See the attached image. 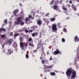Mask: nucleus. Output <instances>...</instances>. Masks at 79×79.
<instances>
[{
  "label": "nucleus",
  "instance_id": "1",
  "mask_svg": "<svg viewBox=\"0 0 79 79\" xmlns=\"http://www.w3.org/2000/svg\"><path fill=\"white\" fill-rule=\"evenodd\" d=\"M72 72V75L71 77L72 79H75L76 78V72L75 71L72 70V69H68L66 72V74L67 76H69Z\"/></svg>",
  "mask_w": 79,
  "mask_h": 79
},
{
  "label": "nucleus",
  "instance_id": "2",
  "mask_svg": "<svg viewBox=\"0 0 79 79\" xmlns=\"http://www.w3.org/2000/svg\"><path fill=\"white\" fill-rule=\"evenodd\" d=\"M15 23L16 24H20L21 26H23V25L24 24V22H22V18L20 17H18L17 18V22H15Z\"/></svg>",
  "mask_w": 79,
  "mask_h": 79
},
{
  "label": "nucleus",
  "instance_id": "3",
  "mask_svg": "<svg viewBox=\"0 0 79 79\" xmlns=\"http://www.w3.org/2000/svg\"><path fill=\"white\" fill-rule=\"evenodd\" d=\"M52 31L53 32H56L58 31L57 25L56 24H53L52 26Z\"/></svg>",
  "mask_w": 79,
  "mask_h": 79
},
{
  "label": "nucleus",
  "instance_id": "4",
  "mask_svg": "<svg viewBox=\"0 0 79 79\" xmlns=\"http://www.w3.org/2000/svg\"><path fill=\"white\" fill-rule=\"evenodd\" d=\"M53 68V66L52 65H50V66H47L45 65L44 67V72H47V71H50L49 70H46L47 69H50L51 68Z\"/></svg>",
  "mask_w": 79,
  "mask_h": 79
},
{
  "label": "nucleus",
  "instance_id": "5",
  "mask_svg": "<svg viewBox=\"0 0 79 79\" xmlns=\"http://www.w3.org/2000/svg\"><path fill=\"white\" fill-rule=\"evenodd\" d=\"M20 46L21 47V48L22 49H23L24 48V46H23V39L22 37H20Z\"/></svg>",
  "mask_w": 79,
  "mask_h": 79
},
{
  "label": "nucleus",
  "instance_id": "6",
  "mask_svg": "<svg viewBox=\"0 0 79 79\" xmlns=\"http://www.w3.org/2000/svg\"><path fill=\"white\" fill-rule=\"evenodd\" d=\"M61 54V53L60 52V51H59V50H58V49H56V51H54L53 53V54L55 55H58V54Z\"/></svg>",
  "mask_w": 79,
  "mask_h": 79
},
{
  "label": "nucleus",
  "instance_id": "7",
  "mask_svg": "<svg viewBox=\"0 0 79 79\" xmlns=\"http://www.w3.org/2000/svg\"><path fill=\"white\" fill-rule=\"evenodd\" d=\"M37 23L38 25L40 26V25H41L42 23V21H41L40 19H38L37 20Z\"/></svg>",
  "mask_w": 79,
  "mask_h": 79
},
{
  "label": "nucleus",
  "instance_id": "8",
  "mask_svg": "<svg viewBox=\"0 0 79 79\" xmlns=\"http://www.w3.org/2000/svg\"><path fill=\"white\" fill-rule=\"evenodd\" d=\"M13 40V39H10L8 40L7 43H8L9 44H11L12 43Z\"/></svg>",
  "mask_w": 79,
  "mask_h": 79
},
{
  "label": "nucleus",
  "instance_id": "9",
  "mask_svg": "<svg viewBox=\"0 0 79 79\" xmlns=\"http://www.w3.org/2000/svg\"><path fill=\"white\" fill-rule=\"evenodd\" d=\"M75 42H79V40L77 36H76L75 37Z\"/></svg>",
  "mask_w": 79,
  "mask_h": 79
},
{
  "label": "nucleus",
  "instance_id": "10",
  "mask_svg": "<svg viewBox=\"0 0 79 79\" xmlns=\"http://www.w3.org/2000/svg\"><path fill=\"white\" fill-rule=\"evenodd\" d=\"M43 20L45 23H49V21L48 20V19L44 18Z\"/></svg>",
  "mask_w": 79,
  "mask_h": 79
},
{
  "label": "nucleus",
  "instance_id": "11",
  "mask_svg": "<svg viewBox=\"0 0 79 79\" xmlns=\"http://www.w3.org/2000/svg\"><path fill=\"white\" fill-rule=\"evenodd\" d=\"M54 10H58V7H57V6L55 5L54 6Z\"/></svg>",
  "mask_w": 79,
  "mask_h": 79
},
{
  "label": "nucleus",
  "instance_id": "12",
  "mask_svg": "<svg viewBox=\"0 0 79 79\" xmlns=\"http://www.w3.org/2000/svg\"><path fill=\"white\" fill-rule=\"evenodd\" d=\"M50 19L51 22L55 21V17H54L53 18H51Z\"/></svg>",
  "mask_w": 79,
  "mask_h": 79
},
{
  "label": "nucleus",
  "instance_id": "13",
  "mask_svg": "<svg viewBox=\"0 0 79 79\" xmlns=\"http://www.w3.org/2000/svg\"><path fill=\"white\" fill-rule=\"evenodd\" d=\"M5 29L4 28H1L0 29V32H2V31H4V32L5 31Z\"/></svg>",
  "mask_w": 79,
  "mask_h": 79
},
{
  "label": "nucleus",
  "instance_id": "14",
  "mask_svg": "<svg viewBox=\"0 0 79 79\" xmlns=\"http://www.w3.org/2000/svg\"><path fill=\"white\" fill-rule=\"evenodd\" d=\"M18 13V10H15L14 12V15H15L16 13Z\"/></svg>",
  "mask_w": 79,
  "mask_h": 79
},
{
  "label": "nucleus",
  "instance_id": "15",
  "mask_svg": "<svg viewBox=\"0 0 79 79\" xmlns=\"http://www.w3.org/2000/svg\"><path fill=\"white\" fill-rule=\"evenodd\" d=\"M23 29H24V30H25V32H26V33H28V32H29V31L28 30H27V28H23Z\"/></svg>",
  "mask_w": 79,
  "mask_h": 79
},
{
  "label": "nucleus",
  "instance_id": "16",
  "mask_svg": "<svg viewBox=\"0 0 79 79\" xmlns=\"http://www.w3.org/2000/svg\"><path fill=\"white\" fill-rule=\"evenodd\" d=\"M50 74L52 76H55V73L54 72H51Z\"/></svg>",
  "mask_w": 79,
  "mask_h": 79
},
{
  "label": "nucleus",
  "instance_id": "17",
  "mask_svg": "<svg viewBox=\"0 0 79 79\" xmlns=\"http://www.w3.org/2000/svg\"><path fill=\"white\" fill-rule=\"evenodd\" d=\"M32 28L34 29H36L37 28V26H32Z\"/></svg>",
  "mask_w": 79,
  "mask_h": 79
},
{
  "label": "nucleus",
  "instance_id": "18",
  "mask_svg": "<svg viewBox=\"0 0 79 79\" xmlns=\"http://www.w3.org/2000/svg\"><path fill=\"white\" fill-rule=\"evenodd\" d=\"M29 45L30 46H31V47H34V44H33L30 43L29 44Z\"/></svg>",
  "mask_w": 79,
  "mask_h": 79
},
{
  "label": "nucleus",
  "instance_id": "19",
  "mask_svg": "<svg viewBox=\"0 0 79 79\" xmlns=\"http://www.w3.org/2000/svg\"><path fill=\"white\" fill-rule=\"evenodd\" d=\"M1 37L2 39H5V35H1Z\"/></svg>",
  "mask_w": 79,
  "mask_h": 79
},
{
  "label": "nucleus",
  "instance_id": "20",
  "mask_svg": "<svg viewBox=\"0 0 79 79\" xmlns=\"http://www.w3.org/2000/svg\"><path fill=\"white\" fill-rule=\"evenodd\" d=\"M63 9L64 11H67V8H65V7H63Z\"/></svg>",
  "mask_w": 79,
  "mask_h": 79
},
{
  "label": "nucleus",
  "instance_id": "21",
  "mask_svg": "<svg viewBox=\"0 0 79 79\" xmlns=\"http://www.w3.org/2000/svg\"><path fill=\"white\" fill-rule=\"evenodd\" d=\"M26 58L28 59L29 58V55L27 54L26 55Z\"/></svg>",
  "mask_w": 79,
  "mask_h": 79
},
{
  "label": "nucleus",
  "instance_id": "22",
  "mask_svg": "<svg viewBox=\"0 0 79 79\" xmlns=\"http://www.w3.org/2000/svg\"><path fill=\"white\" fill-rule=\"evenodd\" d=\"M29 18H26L25 19V22L26 23H27V21H28V20H29Z\"/></svg>",
  "mask_w": 79,
  "mask_h": 79
},
{
  "label": "nucleus",
  "instance_id": "23",
  "mask_svg": "<svg viewBox=\"0 0 79 79\" xmlns=\"http://www.w3.org/2000/svg\"><path fill=\"white\" fill-rule=\"evenodd\" d=\"M62 42H65V39L64 38H62Z\"/></svg>",
  "mask_w": 79,
  "mask_h": 79
},
{
  "label": "nucleus",
  "instance_id": "24",
  "mask_svg": "<svg viewBox=\"0 0 79 79\" xmlns=\"http://www.w3.org/2000/svg\"><path fill=\"white\" fill-rule=\"evenodd\" d=\"M63 31L64 32H67V30H66V28H64Z\"/></svg>",
  "mask_w": 79,
  "mask_h": 79
},
{
  "label": "nucleus",
  "instance_id": "25",
  "mask_svg": "<svg viewBox=\"0 0 79 79\" xmlns=\"http://www.w3.org/2000/svg\"><path fill=\"white\" fill-rule=\"evenodd\" d=\"M32 40L31 38H30L28 39V41H29V42H31V41H32Z\"/></svg>",
  "mask_w": 79,
  "mask_h": 79
},
{
  "label": "nucleus",
  "instance_id": "26",
  "mask_svg": "<svg viewBox=\"0 0 79 79\" xmlns=\"http://www.w3.org/2000/svg\"><path fill=\"white\" fill-rule=\"evenodd\" d=\"M18 35H19V34H16L14 35L15 37H17V36H18Z\"/></svg>",
  "mask_w": 79,
  "mask_h": 79
},
{
  "label": "nucleus",
  "instance_id": "27",
  "mask_svg": "<svg viewBox=\"0 0 79 79\" xmlns=\"http://www.w3.org/2000/svg\"><path fill=\"white\" fill-rule=\"evenodd\" d=\"M32 35L33 37H35V33H33L32 34Z\"/></svg>",
  "mask_w": 79,
  "mask_h": 79
},
{
  "label": "nucleus",
  "instance_id": "28",
  "mask_svg": "<svg viewBox=\"0 0 79 79\" xmlns=\"http://www.w3.org/2000/svg\"><path fill=\"white\" fill-rule=\"evenodd\" d=\"M41 63L43 64H44V63H45V60H43L41 61Z\"/></svg>",
  "mask_w": 79,
  "mask_h": 79
},
{
  "label": "nucleus",
  "instance_id": "29",
  "mask_svg": "<svg viewBox=\"0 0 79 79\" xmlns=\"http://www.w3.org/2000/svg\"><path fill=\"white\" fill-rule=\"evenodd\" d=\"M4 22L5 23H7V19H5L4 20Z\"/></svg>",
  "mask_w": 79,
  "mask_h": 79
},
{
  "label": "nucleus",
  "instance_id": "30",
  "mask_svg": "<svg viewBox=\"0 0 79 79\" xmlns=\"http://www.w3.org/2000/svg\"><path fill=\"white\" fill-rule=\"evenodd\" d=\"M10 36H12L13 35V33L12 32H10Z\"/></svg>",
  "mask_w": 79,
  "mask_h": 79
},
{
  "label": "nucleus",
  "instance_id": "31",
  "mask_svg": "<svg viewBox=\"0 0 79 79\" xmlns=\"http://www.w3.org/2000/svg\"><path fill=\"white\" fill-rule=\"evenodd\" d=\"M35 36H37L38 35V33L36 32L35 33Z\"/></svg>",
  "mask_w": 79,
  "mask_h": 79
},
{
  "label": "nucleus",
  "instance_id": "32",
  "mask_svg": "<svg viewBox=\"0 0 79 79\" xmlns=\"http://www.w3.org/2000/svg\"><path fill=\"white\" fill-rule=\"evenodd\" d=\"M28 45V43H26L25 44V46L26 47H27Z\"/></svg>",
  "mask_w": 79,
  "mask_h": 79
},
{
  "label": "nucleus",
  "instance_id": "33",
  "mask_svg": "<svg viewBox=\"0 0 79 79\" xmlns=\"http://www.w3.org/2000/svg\"><path fill=\"white\" fill-rule=\"evenodd\" d=\"M8 54H11V52H10L9 50L8 51Z\"/></svg>",
  "mask_w": 79,
  "mask_h": 79
},
{
  "label": "nucleus",
  "instance_id": "34",
  "mask_svg": "<svg viewBox=\"0 0 79 79\" xmlns=\"http://www.w3.org/2000/svg\"><path fill=\"white\" fill-rule=\"evenodd\" d=\"M49 13H48L46 15V16H48L49 15Z\"/></svg>",
  "mask_w": 79,
  "mask_h": 79
},
{
  "label": "nucleus",
  "instance_id": "35",
  "mask_svg": "<svg viewBox=\"0 0 79 79\" xmlns=\"http://www.w3.org/2000/svg\"><path fill=\"white\" fill-rule=\"evenodd\" d=\"M29 18H32V16L31 15H29Z\"/></svg>",
  "mask_w": 79,
  "mask_h": 79
},
{
  "label": "nucleus",
  "instance_id": "36",
  "mask_svg": "<svg viewBox=\"0 0 79 79\" xmlns=\"http://www.w3.org/2000/svg\"><path fill=\"white\" fill-rule=\"evenodd\" d=\"M69 2L70 4H72V3H73V2H72L71 1H70Z\"/></svg>",
  "mask_w": 79,
  "mask_h": 79
},
{
  "label": "nucleus",
  "instance_id": "37",
  "mask_svg": "<svg viewBox=\"0 0 79 79\" xmlns=\"http://www.w3.org/2000/svg\"><path fill=\"white\" fill-rule=\"evenodd\" d=\"M52 60V56H51V57L50 58L49 60Z\"/></svg>",
  "mask_w": 79,
  "mask_h": 79
},
{
  "label": "nucleus",
  "instance_id": "38",
  "mask_svg": "<svg viewBox=\"0 0 79 79\" xmlns=\"http://www.w3.org/2000/svg\"><path fill=\"white\" fill-rule=\"evenodd\" d=\"M60 23H59L58 24V26H60Z\"/></svg>",
  "mask_w": 79,
  "mask_h": 79
},
{
  "label": "nucleus",
  "instance_id": "39",
  "mask_svg": "<svg viewBox=\"0 0 79 79\" xmlns=\"http://www.w3.org/2000/svg\"><path fill=\"white\" fill-rule=\"evenodd\" d=\"M30 32H32V30H30Z\"/></svg>",
  "mask_w": 79,
  "mask_h": 79
},
{
  "label": "nucleus",
  "instance_id": "40",
  "mask_svg": "<svg viewBox=\"0 0 79 79\" xmlns=\"http://www.w3.org/2000/svg\"><path fill=\"white\" fill-rule=\"evenodd\" d=\"M74 10L75 11H76V8H74Z\"/></svg>",
  "mask_w": 79,
  "mask_h": 79
},
{
  "label": "nucleus",
  "instance_id": "41",
  "mask_svg": "<svg viewBox=\"0 0 79 79\" xmlns=\"http://www.w3.org/2000/svg\"><path fill=\"white\" fill-rule=\"evenodd\" d=\"M68 6L69 7H69H70V5H68Z\"/></svg>",
  "mask_w": 79,
  "mask_h": 79
},
{
  "label": "nucleus",
  "instance_id": "42",
  "mask_svg": "<svg viewBox=\"0 0 79 79\" xmlns=\"http://www.w3.org/2000/svg\"><path fill=\"white\" fill-rule=\"evenodd\" d=\"M74 6V5L73 4V5H72V6Z\"/></svg>",
  "mask_w": 79,
  "mask_h": 79
},
{
  "label": "nucleus",
  "instance_id": "43",
  "mask_svg": "<svg viewBox=\"0 0 79 79\" xmlns=\"http://www.w3.org/2000/svg\"><path fill=\"white\" fill-rule=\"evenodd\" d=\"M2 48H4V46H2Z\"/></svg>",
  "mask_w": 79,
  "mask_h": 79
},
{
  "label": "nucleus",
  "instance_id": "44",
  "mask_svg": "<svg viewBox=\"0 0 79 79\" xmlns=\"http://www.w3.org/2000/svg\"><path fill=\"white\" fill-rule=\"evenodd\" d=\"M49 27L50 28V27H51L50 26H49Z\"/></svg>",
  "mask_w": 79,
  "mask_h": 79
},
{
  "label": "nucleus",
  "instance_id": "45",
  "mask_svg": "<svg viewBox=\"0 0 79 79\" xmlns=\"http://www.w3.org/2000/svg\"><path fill=\"white\" fill-rule=\"evenodd\" d=\"M44 79H46V77H45V78H44Z\"/></svg>",
  "mask_w": 79,
  "mask_h": 79
},
{
  "label": "nucleus",
  "instance_id": "46",
  "mask_svg": "<svg viewBox=\"0 0 79 79\" xmlns=\"http://www.w3.org/2000/svg\"><path fill=\"white\" fill-rule=\"evenodd\" d=\"M32 42H33V41H32Z\"/></svg>",
  "mask_w": 79,
  "mask_h": 79
},
{
  "label": "nucleus",
  "instance_id": "47",
  "mask_svg": "<svg viewBox=\"0 0 79 79\" xmlns=\"http://www.w3.org/2000/svg\"><path fill=\"white\" fill-rule=\"evenodd\" d=\"M65 26V27H66L67 26Z\"/></svg>",
  "mask_w": 79,
  "mask_h": 79
},
{
  "label": "nucleus",
  "instance_id": "48",
  "mask_svg": "<svg viewBox=\"0 0 79 79\" xmlns=\"http://www.w3.org/2000/svg\"><path fill=\"white\" fill-rule=\"evenodd\" d=\"M68 2V1L66 2Z\"/></svg>",
  "mask_w": 79,
  "mask_h": 79
},
{
  "label": "nucleus",
  "instance_id": "49",
  "mask_svg": "<svg viewBox=\"0 0 79 79\" xmlns=\"http://www.w3.org/2000/svg\"><path fill=\"white\" fill-rule=\"evenodd\" d=\"M40 59H41V57L40 58Z\"/></svg>",
  "mask_w": 79,
  "mask_h": 79
},
{
  "label": "nucleus",
  "instance_id": "50",
  "mask_svg": "<svg viewBox=\"0 0 79 79\" xmlns=\"http://www.w3.org/2000/svg\"><path fill=\"white\" fill-rule=\"evenodd\" d=\"M78 58H79V57H78Z\"/></svg>",
  "mask_w": 79,
  "mask_h": 79
}]
</instances>
